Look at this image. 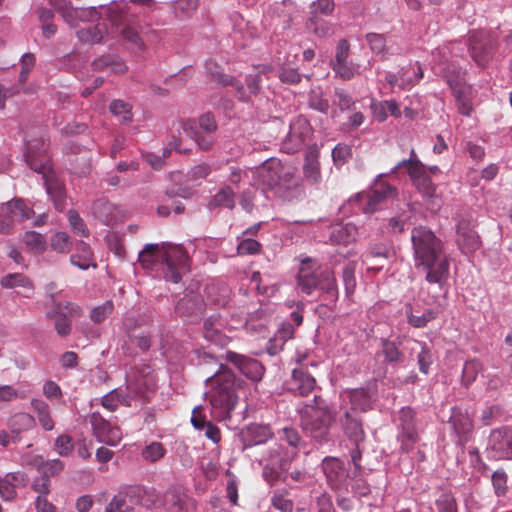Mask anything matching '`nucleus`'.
<instances>
[{
	"label": "nucleus",
	"mask_w": 512,
	"mask_h": 512,
	"mask_svg": "<svg viewBox=\"0 0 512 512\" xmlns=\"http://www.w3.org/2000/svg\"><path fill=\"white\" fill-rule=\"evenodd\" d=\"M411 242L416 269L425 272L429 284L442 288L449 278L450 268L442 241L429 228L418 226L411 231Z\"/></svg>",
	"instance_id": "f257e3e1"
},
{
	"label": "nucleus",
	"mask_w": 512,
	"mask_h": 512,
	"mask_svg": "<svg viewBox=\"0 0 512 512\" xmlns=\"http://www.w3.org/2000/svg\"><path fill=\"white\" fill-rule=\"evenodd\" d=\"M199 365H212L217 370L206 378V392L213 417L218 421L230 419L239 400L237 390L241 381L233 372L219 362V359L207 352L198 353Z\"/></svg>",
	"instance_id": "f03ea898"
},
{
	"label": "nucleus",
	"mask_w": 512,
	"mask_h": 512,
	"mask_svg": "<svg viewBox=\"0 0 512 512\" xmlns=\"http://www.w3.org/2000/svg\"><path fill=\"white\" fill-rule=\"evenodd\" d=\"M48 146L49 144L44 136L38 139H27L25 159L32 170L42 174L46 192L52 200L54 207L58 211H62L66 207L65 186L51 167L50 159L47 155Z\"/></svg>",
	"instance_id": "7ed1b4c3"
},
{
	"label": "nucleus",
	"mask_w": 512,
	"mask_h": 512,
	"mask_svg": "<svg viewBox=\"0 0 512 512\" xmlns=\"http://www.w3.org/2000/svg\"><path fill=\"white\" fill-rule=\"evenodd\" d=\"M138 261L144 269L153 270L158 263L166 265L164 278L179 283L189 271V256L184 248L172 243L146 244L139 253Z\"/></svg>",
	"instance_id": "20e7f679"
},
{
	"label": "nucleus",
	"mask_w": 512,
	"mask_h": 512,
	"mask_svg": "<svg viewBox=\"0 0 512 512\" xmlns=\"http://www.w3.org/2000/svg\"><path fill=\"white\" fill-rule=\"evenodd\" d=\"M155 388L154 371L150 365L143 364L128 376L126 393L120 388L114 389L101 398V405L108 411L114 412L120 404L132 406L133 400L145 403L150 400V395Z\"/></svg>",
	"instance_id": "39448f33"
},
{
	"label": "nucleus",
	"mask_w": 512,
	"mask_h": 512,
	"mask_svg": "<svg viewBox=\"0 0 512 512\" xmlns=\"http://www.w3.org/2000/svg\"><path fill=\"white\" fill-rule=\"evenodd\" d=\"M248 171L252 173L258 186L279 197L289 198L300 188L296 169L283 164L277 158L267 159L260 166L249 168Z\"/></svg>",
	"instance_id": "423d86ee"
},
{
	"label": "nucleus",
	"mask_w": 512,
	"mask_h": 512,
	"mask_svg": "<svg viewBox=\"0 0 512 512\" xmlns=\"http://www.w3.org/2000/svg\"><path fill=\"white\" fill-rule=\"evenodd\" d=\"M313 401L314 405H307L301 412V427L314 440L320 443L327 442L334 416L320 396L314 395Z\"/></svg>",
	"instance_id": "0eeeda50"
},
{
	"label": "nucleus",
	"mask_w": 512,
	"mask_h": 512,
	"mask_svg": "<svg viewBox=\"0 0 512 512\" xmlns=\"http://www.w3.org/2000/svg\"><path fill=\"white\" fill-rule=\"evenodd\" d=\"M108 19L112 27L122 35L132 49L137 51L145 49V43L137 29L128 23L125 13L118 6H112L108 9Z\"/></svg>",
	"instance_id": "6e6552de"
},
{
	"label": "nucleus",
	"mask_w": 512,
	"mask_h": 512,
	"mask_svg": "<svg viewBox=\"0 0 512 512\" xmlns=\"http://www.w3.org/2000/svg\"><path fill=\"white\" fill-rule=\"evenodd\" d=\"M90 423L93 435L96 439L109 446H116L122 440V432L119 426L112 425L99 412L90 415Z\"/></svg>",
	"instance_id": "1a4fd4ad"
},
{
	"label": "nucleus",
	"mask_w": 512,
	"mask_h": 512,
	"mask_svg": "<svg viewBox=\"0 0 512 512\" xmlns=\"http://www.w3.org/2000/svg\"><path fill=\"white\" fill-rule=\"evenodd\" d=\"M128 500L147 509L160 508L164 506V499L161 493L154 487L143 485L126 486Z\"/></svg>",
	"instance_id": "9d476101"
},
{
	"label": "nucleus",
	"mask_w": 512,
	"mask_h": 512,
	"mask_svg": "<svg viewBox=\"0 0 512 512\" xmlns=\"http://www.w3.org/2000/svg\"><path fill=\"white\" fill-rule=\"evenodd\" d=\"M396 195L397 192L393 186L382 180H377L368 193L360 195L361 200L365 202L363 211L368 214L374 213L382 203Z\"/></svg>",
	"instance_id": "9b49d317"
},
{
	"label": "nucleus",
	"mask_w": 512,
	"mask_h": 512,
	"mask_svg": "<svg viewBox=\"0 0 512 512\" xmlns=\"http://www.w3.org/2000/svg\"><path fill=\"white\" fill-rule=\"evenodd\" d=\"M311 132L308 121L302 117L296 118L290 124V130L282 142V150L293 154L301 149Z\"/></svg>",
	"instance_id": "f8f14e48"
},
{
	"label": "nucleus",
	"mask_w": 512,
	"mask_h": 512,
	"mask_svg": "<svg viewBox=\"0 0 512 512\" xmlns=\"http://www.w3.org/2000/svg\"><path fill=\"white\" fill-rule=\"evenodd\" d=\"M321 466L327 483L333 490H341L347 487L349 473L340 459L326 457Z\"/></svg>",
	"instance_id": "ddd939ff"
},
{
	"label": "nucleus",
	"mask_w": 512,
	"mask_h": 512,
	"mask_svg": "<svg viewBox=\"0 0 512 512\" xmlns=\"http://www.w3.org/2000/svg\"><path fill=\"white\" fill-rule=\"evenodd\" d=\"M449 424L454 433L455 443L461 447L471 439L473 434V421L468 412L460 408H453L449 419Z\"/></svg>",
	"instance_id": "4468645a"
},
{
	"label": "nucleus",
	"mask_w": 512,
	"mask_h": 512,
	"mask_svg": "<svg viewBox=\"0 0 512 512\" xmlns=\"http://www.w3.org/2000/svg\"><path fill=\"white\" fill-rule=\"evenodd\" d=\"M286 386L289 392L302 397L308 396L318 389L315 377L305 370L304 366L293 368L291 378L287 380Z\"/></svg>",
	"instance_id": "2eb2a0df"
},
{
	"label": "nucleus",
	"mask_w": 512,
	"mask_h": 512,
	"mask_svg": "<svg viewBox=\"0 0 512 512\" xmlns=\"http://www.w3.org/2000/svg\"><path fill=\"white\" fill-rule=\"evenodd\" d=\"M489 447L499 459H512V429L502 427L491 431Z\"/></svg>",
	"instance_id": "dca6fc26"
},
{
	"label": "nucleus",
	"mask_w": 512,
	"mask_h": 512,
	"mask_svg": "<svg viewBox=\"0 0 512 512\" xmlns=\"http://www.w3.org/2000/svg\"><path fill=\"white\" fill-rule=\"evenodd\" d=\"M225 360L234 364L241 373L253 381H258L263 376L264 368L256 359L233 351H227L225 354Z\"/></svg>",
	"instance_id": "f3484780"
},
{
	"label": "nucleus",
	"mask_w": 512,
	"mask_h": 512,
	"mask_svg": "<svg viewBox=\"0 0 512 512\" xmlns=\"http://www.w3.org/2000/svg\"><path fill=\"white\" fill-rule=\"evenodd\" d=\"M220 84L223 86H232L235 89L236 96L240 101H248L251 96L258 94L260 91L261 78L259 74L250 75L246 78L245 88L238 80L229 75H220Z\"/></svg>",
	"instance_id": "a211bd4d"
},
{
	"label": "nucleus",
	"mask_w": 512,
	"mask_h": 512,
	"mask_svg": "<svg viewBox=\"0 0 512 512\" xmlns=\"http://www.w3.org/2000/svg\"><path fill=\"white\" fill-rule=\"evenodd\" d=\"M273 437L269 425L252 423L244 427L239 433L243 449L263 444Z\"/></svg>",
	"instance_id": "6ab92c4d"
},
{
	"label": "nucleus",
	"mask_w": 512,
	"mask_h": 512,
	"mask_svg": "<svg viewBox=\"0 0 512 512\" xmlns=\"http://www.w3.org/2000/svg\"><path fill=\"white\" fill-rule=\"evenodd\" d=\"M92 212L95 218L105 225L112 226L123 221L124 210L106 199H99L93 203Z\"/></svg>",
	"instance_id": "aec40b11"
},
{
	"label": "nucleus",
	"mask_w": 512,
	"mask_h": 512,
	"mask_svg": "<svg viewBox=\"0 0 512 512\" xmlns=\"http://www.w3.org/2000/svg\"><path fill=\"white\" fill-rule=\"evenodd\" d=\"M319 268L315 260L304 259L298 272V286L301 291L310 295L318 286Z\"/></svg>",
	"instance_id": "412c9836"
},
{
	"label": "nucleus",
	"mask_w": 512,
	"mask_h": 512,
	"mask_svg": "<svg viewBox=\"0 0 512 512\" xmlns=\"http://www.w3.org/2000/svg\"><path fill=\"white\" fill-rule=\"evenodd\" d=\"M28 483V477L24 472H9L0 478V495L4 500H13L16 495V489L25 487Z\"/></svg>",
	"instance_id": "4be33fe9"
},
{
	"label": "nucleus",
	"mask_w": 512,
	"mask_h": 512,
	"mask_svg": "<svg viewBox=\"0 0 512 512\" xmlns=\"http://www.w3.org/2000/svg\"><path fill=\"white\" fill-rule=\"evenodd\" d=\"M287 469V461L279 458L278 449H272L270 451V460L263 468V478L270 485H275Z\"/></svg>",
	"instance_id": "5701e85b"
},
{
	"label": "nucleus",
	"mask_w": 512,
	"mask_h": 512,
	"mask_svg": "<svg viewBox=\"0 0 512 512\" xmlns=\"http://www.w3.org/2000/svg\"><path fill=\"white\" fill-rule=\"evenodd\" d=\"M457 243L463 253L470 254L479 249L481 241L476 231L468 224L460 222L457 229Z\"/></svg>",
	"instance_id": "b1692460"
},
{
	"label": "nucleus",
	"mask_w": 512,
	"mask_h": 512,
	"mask_svg": "<svg viewBox=\"0 0 512 512\" xmlns=\"http://www.w3.org/2000/svg\"><path fill=\"white\" fill-rule=\"evenodd\" d=\"M94 71H110L114 74H124L128 67L121 58L115 55H103L92 62Z\"/></svg>",
	"instance_id": "393cba45"
},
{
	"label": "nucleus",
	"mask_w": 512,
	"mask_h": 512,
	"mask_svg": "<svg viewBox=\"0 0 512 512\" xmlns=\"http://www.w3.org/2000/svg\"><path fill=\"white\" fill-rule=\"evenodd\" d=\"M222 324L214 320L212 318H209L205 320L203 325V334L204 338L211 342L212 344L219 346L221 348L226 347L229 342L230 338L227 337L221 330L220 327Z\"/></svg>",
	"instance_id": "a878e982"
},
{
	"label": "nucleus",
	"mask_w": 512,
	"mask_h": 512,
	"mask_svg": "<svg viewBox=\"0 0 512 512\" xmlns=\"http://www.w3.org/2000/svg\"><path fill=\"white\" fill-rule=\"evenodd\" d=\"M3 288L12 289L20 287L23 289L22 295L30 297L34 292V285L32 281L24 274L11 273L1 278L0 281Z\"/></svg>",
	"instance_id": "bb28decb"
},
{
	"label": "nucleus",
	"mask_w": 512,
	"mask_h": 512,
	"mask_svg": "<svg viewBox=\"0 0 512 512\" xmlns=\"http://www.w3.org/2000/svg\"><path fill=\"white\" fill-rule=\"evenodd\" d=\"M2 213L9 214L10 217L18 220H27L32 217L34 211L28 207L25 201L21 198H14L4 204H2Z\"/></svg>",
	"instance_id": "cd10ccee"
},
{
	"label": "nucleus",
	"mask_w": 512,
	"mask_h": 512,
	"mask_svg": "<svg viewBox=\"0 0 512 512\" xmlns=\"http://www.w3.org/2000/svg\"><path fill=\"white\" fill-rule=\"evenodd\" d=\"M31 407L37 416L40 426L45 431H52L55 427V422L51 415V410L44 400L34 398L31 400Z\"/></svg>",
	"instance_id": "c85d7f7f"
},
{
	"label": "nucleus",
	"mask_w": 512,
	"mask_h": 512,
	"mask_svg": "<svg viewBox=\"0 0 512 512\" xmlns=\"http://www.w3.org/2000/svg\"><path fill=\"white\" fill-rule=\"evenodd\" d=\"M108 35V29L105 23H97L93 26H88L80 29L77 32V37L84 43H100L105 40Z\"/></svg>",
	"instance_id": "c756f323"
},
{
	"label": "nucleus",
	"mask_w": 512,
	"mask_h": 512,
	"mask_svg": "<svg viewBox=\"0 0 512 512\" xmlns=\"http://www.w3.org/2000/svg\"><path fill=\"white\" fill-rule=\"evenodd\" d=\"M318 158L319 154L316 150H310L305 156L303 174L305 179L311 184H317L321 181L320 164Z\"/></svg>",
	"instance_id": "7c9ffc66"
},
{
	"label": "nucleus",
	"mask_w": 512,
	"mask_h": 512,
	"mask_svg": "<svg viewBox=\"0 0 512 512\" xmlns=\"http://www.w3.org/2000/svg\"><path fill=\"white\" fill-rule=\"evenodd\" d=\"M36 426L35 418L24 412L12 415L8 420V428L12 434H19L32 430Z\"/></svg>",
	"instance_id": "2f4dec72"
},
{
	"label": "nucleus",
	"mask_w": 512,
	"mask_h": 512,
	"mask_svg": "<svg viewBox=\"0 0 512 512\" xmlns=\"http://www.w3.org/2000/svg\"><path fill=\"white\" fill-rule=\"evenodd\" d=\"M317 288L321 289L327 296V299L334 302L338 298V289L334 272L328 268L319 271Z\"/></svg>",
	"instance_id": "473e14b6"
},
{
	"label": "nucleus",
	"mask_w": 512,
	"mask_h": 512,
	"mask_svg": "<svg viewBox=\"0 0 512 512\" xmlns=\"http://www.w3.org/2000/svg\"><path fill=\"white\" fill-rule=\"evenodd\" d=\"M481 34L477 32H473L469 38L470 41V49L471 56L474 61L481 67H484L490 57L491 47L487 45L480 44Z\"/></svg>",
	"instance_id": "72a5a7b5"
},
{
	"label": "nucleus",
	"mask_w": 512,
	"mask_h": 512,
	"mask_svg": "<svg viewBox=\"0 0 512 512\" xmlns=\"http://www.w3.org/2000/svg\"><path fill=\"white\" fill-rule=\"evenodd\" d=\"M76 253L71 255L70 262L82 270H87L93 262V253L87 243L79 241L76 244ZM95 266V264H93Z\"/></svg>",
	"instance_id": "f704fd0d"
},
{
	"label": "nucleus",
	"mask_w": 512,
	"mask_h": 512,
	"mask_svg": "<svg viewBox=\"0 0 512 512\" xmlns=\"http://www.w3.org/2000/svg\"><path fill=\"white\" fill-rule=\"evenodd\" d=\"M168 512H191V499L178 491L169 492L168 499L164 500Z\"/></svg>",
	"instance_id": "c9c22d12"
},
{
	"label": "nucleus",
	"mask_w": 512,
	"mask_h": 512,
	"mask_svg": "<svg viewBox=\"0 0 512 512\" xmlns=\"http://www.w3.org/2000/svg\"><path fill=\"white\" fill-rule=\"evenodd\" d=\"M408 323L415 328H424L429 322L436 319L438 312L434 309H426L423 312L413 309L410 305L406 310Z\"/></svg>",
	"instance_id": "e433bc0d"
},
{
	"label": "nucleus",
	"mask_w": 512,
	"mask_h": 512,
	"mask_svg": "<svg viewBox=\"0 0 512 512\" xmlns=\"http://www.w3.org/2000/svg\"><path fill=\"white\" fill-rule=\"evenodd\" d=\"M374 118L379 122H384L388 114L399 117L401 115L400 107L395 100H387L371 105Z\"/></svg>",
	"instance_id": "4c0bfd02"
},
{
	"label": "nucleus",
	"mask_w": 512,
	"mask_h": 512,
	"mask_svg": "<svg viewBox=\"0 0 512 512\" xmlns=\"http://www.w3.org/2000/svg\"><path fill=\"white\" fill-rule=\"evenodd\" d=\"M345 420L343 427L346 435L355 443L362 441L365 437L361 420L353 416L350 412L346 411L344 414Z\"/></svg>",
	"instance_id": "58836bf2"
},
{
	"label": "nucleus",
	"mask_w": 512,
	"mask_h": 512,
	"mask_svg": "<svg viewBox=\"0 0 512 512\" xmlns=\"http://www.w3.org/2000/svg\"><path fill=\"white\" fill-rule=\"evenodd\" d=\"M348 396L352 405V410L365 412L371 408L372 397L368 389H352L349 391Z\"/></svg>",
	"instance_id": "ea45409f"
},
{
	"label": "nucleus",
	"mask_w": 512,
	"mask_h": 512,
	"mask_svg": "<svg viewBox=\"0 0 512 512\" xmlns=\"http://www.w3.org/2000/svg\"><path fill=\"white\" fill-rule=\"evenodd\" d=\"M82 314L81 307L73 302L67 301V302H54V309L47 312V317L49 319H52L56 316H62L67 319L79 317Z\"/></svg>",
	"instance_id": "a19ab883"
},
{
	"label": "nucleus",
	"mask_w": 512,
	"mask_h": 512,
	"mask_svg": "<svg viewBox=\"0 0 512 512\" xmlns=\"http://www.w3.org/2000/svg\"><path fill=\"white\" fill-rule=\"evenodd\" d=\"M356 238V227L352 224L337 225L333 227L330 234V241L333 244L347 245Z\"/></svg>",
	"instance_id": "79ce46f5"
},
{
	"label": "nucleus",
	"mask_w": 512,
	"mask_h": 512,
	"mask_svg": "<svg viewBox=\"0 0 512 512\" xmlns=\"http://www.w3.org/2000/svg\"><path fill=\"white\" fill-rule=\"evenodd\" d=\"M308 31L317 37L326 38L335 33V25L317 16H312L306 23Z\"/></svg>",
	"instance_id": "37998d69"
},
{
	"label": "nucleus",
	"mask_w": 512,
	"mask_h": 512,
	"mask_svg": "<svg viewBox=\"0 0 512 512\" xmlns=\"http://www.w3.org/2000/svg\"><path fill=\"white\" fill-rule=\"evenodd\" d=\"M49 1L70 26H75L77 24V21L79 20V8L72 7L69 0Z\"/></svg>",
	"instance_id": "c03bdc74"
},
{
	"label": "nucleus",
	"mask_w": 512,
	"mask_h": 512,
	"mask_svg": "<svg viewBox=\"0 0 512 512\" xmlns=\"http://www.w3.org/2000/svg\"><path fill=\"white\" fill-rule=\"evenodd\" d=\"M234 191L231 187L225 186L220 189L210 200L209 206L211 208L225 207L233 209L235 206Z\"/></svg>",
	"instance_id": "a18cd8bd"
},
{
	"label": "nucleus",
	"mask_w": 512,
	"mask_h": 512,
	"mask_svg": "<svg viewBox=\"0 0 512 512\" xmlns=\"http://www.w3.org/2000/svg\"><path fill=\"white\" fill-rule=\"evenodd\" d=\"M25 246L33 253L40 254L46 249V240L44 236L35 231H27L22 237Z\"/></svg>",
	"instance_id": "49530a36"
},
{
	"label": "nucleus",
	"mask_w": 512,
	"mask_h": 512,
	"mask_svg": "<svg viewBox=\"0 0 512 512\" xmlns=\"http://www.w3.org/2000/svg\"><path fill=\"white\" fill-rule=\"evenodd\" d=\"M402 167H405L407 169V172L412 179L413 183L415 184L418 180L421 178H424L427 176L426 169L424 165L419 160H403L395 167V169H400Z\"/></svg>",
	"instance_id": "de8ad7c7"
},
{
	"label": "nucleus",
	"mask_w": 512,
	"mask_h": 512,
	"mask_svg": "<svg viewBox=\"0 0 512 512\" xmlns=\"http://www.w3.org/2000/svg\"><path fill=\"white\" fill-rule=\"evenodd\" d=\"M126 487L115 495L107 504L105 512H134V508L127 503Z\"/></svg>",
	"instance_id": "09e8293b"
},
{
	"label": "nucleus",
	"mask_w": 512,
	"mask_h": 512,
	"mask_svg": "<svg viewBox=\"0 0 512 512\" xmlns=\"http://www.w3.org/2000/svg\"><path fill=\"white\" fill-rule=\"evenodd\" d=\"M166 454V449L161 442L152 441L147 444L141 451L144 460L155 463L162 459Z\"/></svg>",
	"instance_id": "8fccbe9b"
},
{
	"label": "nucleus",
	"mask_w": 512,
	"mask_h": 512,
	"mask_svg": "<svg viewBox=\"0 0 512 512\" xmlns=\"http://www.w3.org/2000/svg\"><path fill=\"white\" fill-rule=\"evenodd\" d=\"M482 369V364L478 360L466 361L462 370V384L465 387H469L476 380Z\"/></svg>",
	"instance_id": "3c124183"
},
{
	"label": "nucleus",
	"mask_w": 512,
	"mask_h": 512,
	"mask_svg": "<svg viewBox=\"0 0 512 512\" xmlns=\"http://www.w3.org/2000/svg\"><path fill=\"white\" fill-rule=\"evenodd\" d=\"M382 353L386 363H399L404 358V354L400 351L397 344L388 339L382 340Z\"/></svg>",
	"instance_id": "603ef678"
},
{
	"label": "nucleus",
	"mask_w": 512,
	"mask_h": 512,
	"mask_svg": "<svg viewBox=\"0 0 512 512\" xmlns=\"http://www.w3.org/2000/svg\"><path fill=\"white\" fill-rule=\"evenodd\" d=\"M398 439L401 442V449L408 453L418 441V432L416 426H408L406 429H401Z\"/></svg>",
	"instance_id": "864d4df0"
},
{
	"label": "nucleus",
	"mask_w": 512,
	"mask_h": 512,
	"mask_svg": "<svg viewBox=\"0 0 512 512\" xmlns=\"http://www.w3.org/2000/svg\"><path fill=\"white\" fill-rule=\"evenodd\" d=\"M332 70L342 80H351L358 73V66L349 61L332 62Z\"/></svg>",
	"instance_id": "5fc2aeb1"
},
{
	"label": "nucleus",
	"mask_w": 512,
	"mask_h": 512,
	"mask_svg": "<svg viewBox=\"0 0 512 512\" xmlns=\"http://www.w3.org/2000/svg\"><path fill=\"white\" fill-rule=\"evenodd\" d=\"M110 111L116 116H121V122L130 123L132 121V106L120 99L113 100L110 104Z\"/></svg>",
	"instance_id": "6e6d98bb"
},
{
	"label": "nucleus",
	"mask_w": 512,
	"mask_h": 512,
	"mask_svg": "<svg viewBox=\"0 0 512 512\" xmlns=\"http://www.w3.org/2000/svg\"><path fill=\"white\" fill-rule=\"evenodd\" d=\"M366 41L373 53L380 54L382 59H386L387 48L384 35L378 33H368L366 35Z\"/></svg>",
	"instance_id": "4d7b16f0"
},
{
	"label": "nucleus",
	"mask_w": 512,
	"mask_h": 512,
	"mask_svg": "<svg viewBox=\"0 0 512 512\" xmlns=\"http://www.w3.org/2000/svg\"><path fill=\"white\" fill-rule=\"evenodd\" d=\"M50 245L58 253H68L72 248V242L66 232L55 233L50 240Z\"/></svg>",
	"instance_id": "13d9d810"
},
{
	"label": "nucleus",
	"mask_w": 512,
	"mask_h": 512,
	"mask_svg": "<svg viewBox=\"0 0 512 512\" xmlns=\"http://www.w3.org/2000/svg\"><path fill=\"white\" fill-rule=\"evenodd\" d=\"M308 105L310 108L324 114H327L330 108L329 101L323 97L322 92L319 90H311Z\"/></svg>",
	"instance_id": "bf43d9fd"
},
{
	"label": "nucleus",
	"mask_w": 512,
	"mask_h": 512,
	"mask_svg": "<svg viewBox=\"0 0 512 512\" xmlns=\"http://www.w3.org/2000/svg\"><path fill=\"white\" fill-rule=\"evenodd\" d=\"M355 269L354 262H349L343 269L342 278L348 296L352 295L356 288Z\"/></svg>",
	"instance_id": "052dcab7"
},
{
	"label": "nucleus",
	"mask_w": 512,
	"mask_h": 512,
	"mask_svg": "<svg viewBox=\"0 0 512 512\" xmlns=\"http://www.w3.org/2000/svg\"><path fill=\"white\" fill-rule=\"evenodd\" d=\"M114 310L112 301H106L101 305L96 306L90 312V318L94 323H102Z\"/></svg>",
	"instance_id": "680f3d73"
},
{
	"label": "nucleus",
	"mask_w": 512,
	"mask_h": 512,
	"mask_svg": "<svg viewBox=\"0 0 512 512\" xmlns=\"http://www.w3.org/2000/svg\"><path fill=\"white\" fill-rule=\"evenodd\" d=\"M414 342L421 347V351L417 357L419 370L424 374H428L429 368L433 362L431 350L425 343L419 341Z\"/></svg>",
	"instance_id": "e2e57ef3"
},
{
	"label": "nucleus",
	"mask_w": 512,
	"mask_h": 512,
	"mask_svg": "<svg viewBox=\"0 0 512 512\" xmlns=\"http://www.w3.org/2000/svg\"><path fill=\"white\" fill-rule=\"evenodd\" d=\"M68 220L71 226V229L74 233L81 237H88L89 230L84 223L83 219L79 216V214L75 210H70L68 212Z\"/></svg>",
	"instance_id": "0e129e2a"
},
{
	"label": "nucleus",
	"mask_w": 512,
	"mask_h": 512,
	"mask_svg": "<svg viewBox=\"0 0 512 512\" xmlns=\"http://www.w3.org/2000/svg\"><path fill=\"white\" fill-rule=\"evenodd\" d=\"M334 95V103L341 111L349 110L355 105V101L352 96L343 88H335Z\"/></svg>",
	"instance_id": "69168bd1"
},
{
	"label": "nucleus",
	"mask_w": 512,
	"mask_h": 512,
	"mask_svg": "<svg viewBox=\"0 0 512 512\" xmlns=\"http://www.w3.org/2000/svg\"><path fill=\"white\" fill-rule=\"evenodd\" d=\"M55 450L60 456H68L74 448V442L71 436L62 434L55 440Z\"/></svg>",
	"instance_id": "338daca9"
},
{
	"label": "nucleus",
	"mask_w": 512,
	"mask_h": 512,
	"mask_svg": "<svg viewBox=\"0 0 512 512\" xmlns=\"http://www.w3.org/2000/svg\"><path fill=\"white\" fill-rule=\"evenodd\" d=\"M407 219L408 217H404L403 215L391 217L388 220L384 231L391 235H399L403 233Z\"/></svg>",
	"instance_id": "774afa93"
}]
</instances>
